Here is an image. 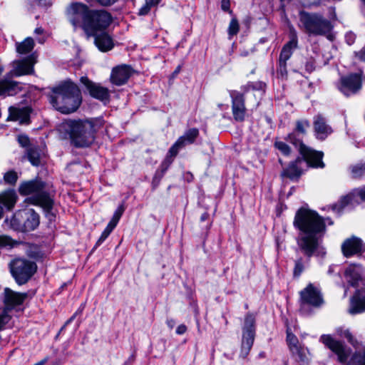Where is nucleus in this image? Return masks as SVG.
<instances>
[{
    "label": "nucleus",
    "instance_id": "obj_1",
    "mask_svg": "<svg viewBox=\"0 0 365 365\" xmlns=\"http://www.w3.org/2000/svg\"><path fill=\"white\" fill-rule=\"evenodd\" d=\"M326 220L329 225L334 221L325 219L316 210L302 206L295 212L294 227L299 231L297 244L301 252L309 260L312 257H323L326 252L319 250L320 242L327 231Z\"/></svg>",
    "mask_w": 365,
    "mask_h": 365
},
{
    "label": "nucleus",
    "instance_id": "obj_2",
    "mask_svg": "<svg viewBox=\"0 0 365 365\" xmlns=\"http://www.w3.org/2000/svg\"><path fill=\"white\" fill-rule=\"evenodd\" d=\"M106 123L103 116L66 119L59 125V131L76 148H90L95 142L98 132Z\"/></svg>",
    "mask_w": 365,
    "mask_h": 365
},
{
    "label": "nucleus",
    "instance_id": "obj_3",
    "mask_svg": "<svg viewBox=\"0 0 365 365\" xmlns=\"http://www.w3.org/2000/svg\"><path fill=\"white\" fill-rule=\"evenodd\" d=\"M69 12L72 16V24L76 26L81 22V26L88 36L108 30L113 21L110 12L105 9H90L80 1H73Z\"/></svg>",
    "mask_w": 365,
    "mask_h": 365
},
{
    "label": "nucleus",
    "instance_id": "obj_4",
    "mask_svg": "<svg viewBox=\"0 0 365 365\" xmlns=\"http://www.w3.org/2000/svg\"><path fill=\"white\" fill-rule=\"evenodd\" d=\"M46 183L39 177L20 183L18 192L27 197L25 202L42 208L44 217L50 224L55 222L57 210H54L55 200L50 192L46 190Z\"/></svg>",
    "mask_w": 365,
    "mask_h": 365
},
{
    "label": "nucleus",
    "instance_id": "obj_5",
    "mask_svg": "<svg viewBox=\"0 0 365 365\" xmlns=\"http://www.w3.org/2000/svg\"><path fill=\"white\" fill-rule=\"evenodd\" d=\"M49 88L51 93L47 94L48 101L54 109L61 113H73L81 106V91L71 79L61 81L56 86Z\"/></svg>",
    "mask_w": 365,
    "mask_h": 365
},
{
    "label": "nucleus",
    "instance_id": "obj_6",
    "mask_svg": "<svg viewBox=\"0 0 365 365\" xmlns=\"http://www.w3.org/2000/svg\"><path fill=\"white\" fill-rule=\"evenodd\" d=\"M320 341L337 356V361L342 365H365V348L362 352L355 351L351 354V349L344 341L336 340L330 334H323Z\"/></svg>",
    "mask_w": 365,
    "mask_h": 365
},
{
    "label": "nucleus",
    "instance_id": "obj_7",
    "mask_svg": "<svg viewBox=\"0 0 365 365\" xmlns=\"http://www.w3.org/2000/svg\"><path fill=\"white\" fill-rule=\"evenodd\" d=\"M299 18L305 31L309 35L325 36L329 34L334 28L331 22L319 13H310L300 10Z\"/></svg>",
    "mask_w": 365,
    "mask_h": 365
},
{
    "label": "nucleus",
    "instance_id": "obj_8",
    "mask_svg": "<svg viewBox=\"0 0 365 365\" xmlns=\"http://www.w3.org/2000/svg\"><path fill=\"white\" fill-rule=\"evenodd\" d=\"M40 224V216L35 210L30 208L16 212L10 221L11 227L20 232L35 230Z\"/></svg>",
    "mask_w": 365,
    "mask_h": 365
},
{
    "label": "nucleus",
    "instance_id": "obj_9",
    "mask_svg": "<svg viewBox=\"0 0 365 365\" xmlns=\"http://www.w3.org/2000/svg\"><path fill=\"white\" fill-rule=\"evenodd\" d=\"M35 262L24 258H15L9 263L10 272L18 285L26 284L37 271Z\"/></svg>",
    "mask_w": 365,
    "mask_h": 365
},
{
    "label": "nucleus",
    "instance_id": "obj_10",
    "mask_svg": "<svg viewBox=\"0 0 365 365\" xmlns=\"http://www.w3.org/2000/svg\"><path fill=\"white\" fill-rule=\"evenodd\" d=\"M256 336V314L247 312L245 316L240 356L245 359L250 354Z\"/></svg>",
    "mask_w": 365,
    "mask_h": 365
},
{
    "label": "nucleus",
    "instance_id": "obj_11",
    "mask_svg": "<svg viewBox=\"0 0 365 365\" xmlns=\"http://www.w3.org/2000/svg\"><path fill=\"white\" fill-rule=\"evenodd\" d=\"M299 294L300 312H304L306 305L318 308L324 303V300L320 290L312 283L308 284L305 288L299 292Z\"/></svg>",
    "mask_w": 365,
    "mask_h": 365
},
{
    "label": "nucleus",
    "instance_id": "obj_12",
    "mask_svg": "<svg viewBox=\"0 0 365 365\" xmlns=\"http://www.w3.org/2000/svg\"><path fill=\"white\" fill-rule=\"evenodd\" d=\"M80 82L84 87V93H88L91 98L102 102L105 106L110 103V93L108 88L93 82L86 76H81Z\"/></svg>",
    "mask_w": 365,
    "mask_h": 365
},
{
    "label": "nucleus",
    "instance_id": "obj_13",
    "mask_svg": "<svg viewBox=\"0 0 365 365\" xmlns=\"http://www.w3.org/2000/svg\"><path fill=\"white\" fill-rule=\"evenodd\" d=\"M340 91L346 96L357 93L362 88V71L349 73L340 78Z\"/></svg>",
    "mask_w": 365,
    "mask_h": 365
},
{
    "label": "nucleus",
    "instance_id": "obj_14",
    "mask_svg": "<svg viewBox=\"0 0 365 365\" xmlns=\"http://www.w3.org/2000/svg\"><path fill=\"white\" fill-rule=\"evenodd\" d=\"M231 98L232 114L235 121L242 123L245 120L247 108L245 106V96L238 91H232L230 93Z\"/></svg>",
    "mask_w": 365,
    "mask_h": 365
},
{
    "label": "nucleus",
    "instance_id": "obj_15",
    "mask_svg": "<svg viewBox=\"0 0 365 365\" xmlns=\"http://www.w3.org/2000/svg\"><path fill=\"white\" fill-rule=\"evenodd\" d=\"M199 135L200 131L198 128H190L187 129L184 134L180 136L169 148L168 152L170 155L176 158L181 149L185 148L187 145L195 143Z\"/></svg>",
    "mask_w": 365,
    "mask_h": 365
},
{
    "label": "nucleus",
    "instance_id": "obj_16",
    "mask_svg": "<svg viewBox=\"0 0 365 365\" xmlns=\"http://www.w3.org/2000/svg\"><path fill=\"white\" fill-rule=\"evenodd\" d=\"M299 153L304 157V161L309 168L315 169L325 168L323 151L316 150L307 145H303Z\"/></svg>",
    "mask_w": 365,
    "mask_h": 365
},
{
    "label": "nucleus",
    "instance_id": "obj_17",
    "mask_svg": "<svg viewBox=\"0 0 365 365\" xmlns=\"http://www.w3.org/2000/svg\"><path fill=\"white\" fill-rule=\"evenodd\" d=\"M342 255L346 258L353 256H361L365 251V245L363 240L356 236L346 238L341 244Z\"/></svg>",
    "mask_w": 365,
    "mask_h": 365
},
{
    "label": "nucleus",
    "instance_id": "obj_18",
    "mask_svg": "<svg viewBox=\"0 0 365 365\" xmlns=\"http://www.w3.org/2000/svg\"><path fill=\"white\" fill-rule=\"evenodd\" d=\"M135 73L136 71L130 65L122 64L117 66L111 71L110 81L113 85L117 86L125 85Z\"/></svg>",
    "mask_w": 365,
    "mask_h": 365
},
{
    "label": "nucleus",
    "instance_id": "obj_19",
    "mask_svg": "<svg viewBox=\"0 0 365 365\" xmlns=\"http://www.w3.org/2000/svg\"><path fill=\"white\" fill-rule=\"evenodd\" d=\"M175 159V156L170 155L168 151L165 158L160 163L155 170L151 181V190L155 191L160 185V182Z\"/></svg>",
    "mask_w": 365,
    "mask_h": 365
},
{
    "label": "nucleus",
    "instance_id": "obj_20",
    "mask_svg": "<svg viewBox=\"0 0 365 365\" xmlns=\"http://www.w3.org/2000/svg\"><path fill=\"white\" fill-rule=\"evenodd\" d=\"M28 296L27 292H15L9 287H5L2 302L4 304L16 309L17 307L21 306L24 303Z\"/></svg>",
    "mask_w": 365,
    "mask_h": 365
},
{
    "label": "nucleus",
    "instance_id": "obj_21",
    "mask_svg": "<svg viewBox=\"0 0 365 365\" xmlns=\"http://www.w3.org/2000/svg\"><path fill=\"white\" fill-rule=\"evenodd\" d=\"M36 63V56L34 53L29 55L26 58L19 60L14 71V74L16 77L25 75H32L34 73V65Z\"/></svg>",
    "mask_w": 365,
    "mask_h": 365
},
{
    "label": "nucleus",
    "instance_id": "obj_22",
    "mask_svg": "<svg viewBox=\"0 0 365 365\" xmlns=\"http://www.w3.org/2000/svg\"><path fill=\"white\" fill-rule=\"evenodd\" d=\"M313 127L316 138L321 141L326 140L333 132L332 128L327 124L326 119L321 114L314 116Z\"/></svg>",
    "mask_w": 365,
    "mask_h": 365
},
{
    "label": "nucleus",
    "instance_id": "obj_23",
    "mask_svg": "<svg viewBox=\"0 0 365 365\" xmlns=\"http://www.w3.org/2000/svg\"><path fill=\"white\" fill-rule=\"evenodd\" d=\"M94 38V44L97 48L103 53L111 51L115 43L113 37L108 34V30L97 33L95 36H89Z\"/></svg>",
    "mask_w": 365,
    "mask_h": 365
},
{
    "label": "nucleus",
    "instance_id": "obj_24",
    "mask_svg": "<svg viewBox=\"0 0 365 365\" xmlns=\"http://www.w3.org/2000/svg\"><path fill=\"white\" fill-rule=\"evenodd\" d=\"M289 40L282 46L279 59L289 61L294 50L298 47V37L295 29L292 27L289 29Z\"/></svg>",
    "mask_w": 365,
    "mask_h": 365
},
{
    "label": "nucleus",
    "instance_id": "obj_25",
    "mask_svg": "<svg viewBox=\"0 0 365 365\" xmlns=\"http://www.w3.org/2000/svg\"><path fill=\"white\" fill-rule=\"evenodd\" d=\"M365 312V296L362 295L361 289H356L350 299L349 312L351 314H361Z\"/></svg>",
    "mask_w": 365,
    "mask_h": 365
},
{
    "label": "nucleus",
    "instance_id": "obj_26",
    "mask_svg": "<svg viewBox=\"0 0 365 365\" xmlns=\"http://www.w3.org/2000/svg\"><path fill=\"white\" fill-rule=\"evenodd\" d=\"M19 197L14 189L9 188L0 193V205L8 211H11Z\"/></svg>",
    "mask_w": 365,
    "mask_h": 365
},
{
    "label": "nucleus",
    "instance_id": "obj_27",
    "mask_svg": "<svg viewBox=\"0 0 365 365\" xmlns=\"http://www.w3.org/2000/svg\"><path fill=\"white\" fill-rule=\"evenodd\" d=\"M303 174L304 170L301 167L289 163L287 167L282 169L280 176L292 182H298Z\"/></svg>",
    "mask_w": 365,
    "mask_h": 365
},
{
    "label": "nucleus",
    "instance_id": "obj_28",
    "mask_svg": "<svg viewBox=\"0 0 365 365\" xmlns=\"http://www.w3.org/2000/svg\"><path fill=\"white\" fill-rule=\"evenodd\" d=\"M344 277L348 284L354 288L359 286V282L362 279L361 274L355 267V265L349 266L344 272Z\"/></svg>",
    "mask_w": 365,
    "mask_h": 365
},
{
    "label": "nucleus",
    "instance_id": "obj_29",
    "mask_svg": "<svg viewBox=\"0 0 365 365\" xmlns=\"http://www.w3.org/2000/svg\"><path fill=\"white\" fill-rule=\"evenodd\" d=\"M266 87V83L261 81H248L246 84L242 85L240 87L241 91L240 93H243L244 96L247 93L250 91H264Z\"/></svg>",
    "mask_w": 365,
    "mask_h": 365
},
{
    "label": "nucleus",
    "instance_id": "obj_30",
    "mask_svg": "<svg viewBox=\"0 0 365 365\" xmlns=\"http://www.w3.org/2000/svg\"><path fill=\"white\" fill-rule=\"evenodd\" d=\"M352 200L353 196L350 194L343 195L337 202L331 205V209L332 211L340 215L344 209L351 202Z\"/></svg>",
    "mask_w": 365,
    "mask_h": 365
},
{
    "label": "nucleus",
    "instance_id": "obj_31",
    "mask_svg": "<svg viewBox=\"0 0 365 365\" xmlns=\"http://www.w3.org/2000/svg\"><path fill=\"white\" fill-rule=\"evenodd\" d=\"M44 253L40 247L36 245H31L26 250V256L34 262H41L44 258Z\"/></svg>",
    "mask_w": 365,
    "mask_h": 365
},
{
    "label": "nucleus",
    "instance_id": "obj_32",
    "mask_svg": "<svg viewBox=\"0 0 365 365\" xmlns=\"http://www.w3.org/2000/svg\"><path fill=\"white\" fill-rule=\"evenodd\" d=\"M304 136V135H302V134H299V133L293 130L284 138V140L293 145L295 148H297L298 152H299L302 146L305 145L303 142Z\"/></svg>",
    "mask_w": 365,
    "mask_h": 365
},
{
    "label": "nucleus",
    "instance_id": "obj_33",
    "mask_svg": "<svg viewBox=\"0 0 365 365\" xmlns=\"http://www.w3.org/2000/svg\"><path fill=\"white\" fill-rule=\"evenodd\" d=\"M286 342L292 354H294V349L300 346L297 336L293 334L288 327L286 331Z\"/></svg>",
    "mask_w": 365,
    "mask_h": 365
},
{
    "label": "nucleus",
    "instance_id": "obj_34",
    "mask_svg": "<svg viewBox=\"0 0 365 365\" xmlns=\"http://www.w3.org/2000/svg\"><path fill=\"white\" fill-rule=\"evenodd\" d=\"M34 45L33 38L27 37L22 42L17 44L16 51L20 54H26L33 50Z\"/></svg>",
    "mask_w": 365,
    "mask_h": 365
},
{
    "label": "nucleus",
    "instance_id": "obj_35",
    "mask_svg": "<svg viewBox=\"0 0 365 365\" xmlns=\"http://www.w3.org/2000/svg\"><path fill=\"white\" fill-rule=\"evenodd\" d=\"M305 351L304 346H300L294 349L295 354H292V356H296L295 360L299 365H309V359Z\"/></svg>",
    "mask_w": 365,
    "mask_h": 365
},
{
    "label": "nucleus",
    "instance_id": "obj_36",
    "mask_svg": "<svg viewBox=\"0 0 365 365\" xmlns=\"http://www.w3.org/2000/svg\"><path fill=\"white\" fill-rule=\"evenodd\" d=\"M274 148L278 150L284 157H289L292 154L291 147L285 142L276 140L273 144Z\"/></svg>",
    "mask_w": 365,
    "mask_h": 365
},
{
    "label": "nucleus",
    "instance_id": "obj_37",
    "mask_svg": "<svg viewBox=\"0 0 365 365\" xmlns=\"http://www.w3.org/2000/svg\"><path fill=\"white\" fill-rule=\"evenodd\" d=\"M126 205L125 200H123L119 205L118 206L117 209L115 210L110 222H113V224L117 225L118 224L121 217L123 216L124 212L125 211Z\"/></svg>",
    "mask_w": 365,
    "mask_h": 365
},
{
    "label": "nucleus",
    "instance_id": "obj_38",
    "mask_svg": "<svg viewBox=\"0 0 365 365\" xmlns=\"http://www.w3.org/2000/svg\"><path fill=\"white\" fill-rule=\"evenodd\" d=\"M126 205L125 200H123L119 205L118 206L117 209L115 210L110 222H113V224L117 225L118 224L121 217L123 216L124 212L125 211Z\"/></svg>",
    "mask_w": 365,
    "mask_h": 365
},
{
    "label": "nucleus",
    "instance_id": "obj_39",
    "mask_svg": "<svg viewBox=\"0 0 365 365\" xmlns=\"http://www.w3.org/2000/svg\"><path fill=\"white\" fill-rule=\"evenodd\" d=\"M310 127V122L307 119H299L297 120L295 122V127L294 128V131L299 133V134H302V135H306L307 133V128Z\"/></svg>",
    "mask_w": 365,
    "mask_h": 365
},
{
    "label": "nucleus",
    "instance_id": "obj_40",
    "mask_svg": "<svg viewBox=\"0 0 365 365\" xmlns=\"http://www.w3.org/2000/svg\"><path fill=\"white\" fill-rule=\"evenodd\" d=\"M31 108L30 107L21 108L18 120L21 124L28 125L31 123Z\"/></svg>",
    "mask_w": 365,
    "mask_h": 365
},
{
    "label": "nucleus",
    "instance_id": "obj_41",
    "mask_svg": "<svg viewBox=\"0 0 365 365\" xmlns=\"http://www.w3.org/2000/svg\"><path fill=\"white\" fill-rule=\"evenodd\" d=\"M277 75L278 78L287 79V61L278 59Z\"/></svg>",
    "mask_w": 365,
    "mask_h": 365
},
{
    "label": "nucleus",
    "instance_id": "obj_42",
    "mask_svg": "<svg viewBox=\"0 0 365 365\" xmlns=\"http://www.w3.org/2000/svg\"><path fill=\"white\" fill-rule=\"evenodd\" d=\"M27 158L33 166L38 167L41 164L40 154L34 148H29L28 150Z\"/></svg>",
    "mask_w": 365,
    "mask_h": 365
},
{
    "label": "nucleus",
    "instance_id": "obj_43",
    "mask_svg": "<svg viewBox=\"0 0 365 365\" xmlns=\"http://www.w3.org/2000/svg\"><path fill=\"white\" fill-rule=\"evenodd\" d=\"M19 83L15 81L7 80L6 93L8 96H14L19 93L22 88Z\"/></svg>",
    "mask_w": 365,
    "mask_h": 365
},
{
    "label": "nucleus",
    "instance_id": "obj_44",
    "mask_svg": "<svg viewBox=\"0 0 365 365\" xmlns=\"http://www.w3.org/2000/svg\"><path fill=\"white\" fill-rule=\"evenodd\" d=\"M240 31V24L236 16H232L227 29V34L230 37L236 36Z\"/></svg>",
    "mask_w": 365,
    "mask_h": 365
},
{
    "label": "nucleus",
    "instance_id": "obj_45",
    "mask_svg": "<svg viewBox=\"0 0 365 365\" xmlns=\"http://www.w3.org/2000/svg\"><path fill=\"white\" fill-rule=\"evenodd\" d=\"M18 178V174L14 170H9L4 175V180L5 183L9 185H15Z\"/></svg>",
    "mask_w": 365,
    "mask_h": 365
},
{
    "label": "nucleus",
    "instance_id": "obj_46",
    "mask_svg": "<svg viewBox=\"0 0 365 365\" xmlns=\"http://www.w3.org/2000/svg\"><path fill=\"white\" fill-rule=\"evenodd\" d=\"M304 270V265L303 258L301 257L294 262V267L293 269V277L299 278L303 271Z\"/></svg>",
    "mask_w": 365,
    "mask_h": 365
},
{
    "label": "nucleus",
    "instance_id": "obj_47",
    "mask_svg": "<svg viewBox=\"0 0 365 365\" xmlns=\"http://www.w3.org/2000/svg\"><path fill=\"white\" fill-rule=\"evenodd\" d=\"M160 1H145L142 7L138 10V15L145 16L149 14L151 9L156 6Z\"/></svg>",
    "mask_w": 365,
    "mask_h": 365
},
{
    "label": "nucleus",
    "instance_id": "obj_48",
    "mask_svg": "<svg viewBox=\"0 0 365 365\" xmlns=\"http://www.w3.org/2000/svg\"><path fill=\"white\" fill-rule=\"evenodd\" d=\"M351 174L354 178H359L365 175V162L355 165L351 168Z\"/></svg>",
    "mask_w": 365,
    "mask_h": 365
},
{
    "label": "nucleus",
    "instance_id": "obj_49",
    "mask_svg": "<svg viewBox=\"0 0 365 365\" xmlns=\"http://www.w3.org/2000/svg\"><path fill=\"white\" fill-rule=\"evenodd\" d=\"M51 6V3L50 1L48 4H43V1H30L28 6V11L31 14H34L37 9H43L44 6Z\"/></svg>",
    "mask_w": 365,
    "mask_h": 365
},
{
    "label": "nucleus",
    "instance_id": "obj_50",
    "mask_svg": "<svg viewBox=\"0 0 365 365\" xmlns=\"http://www.w3.org/2000/svg\"><path fill=\"white\" fill-rule=\"evenodd\" d=\"M14 309L12 307L4 304V307L2 308L1 312H0V317L1 319L5 322V324H7L10 320L11 319L12 317L9 314V313L13 311Z\"/></svg>",
    "mask_w": 365,
    "mask_h": 365
},
{
    "label": "nucleus",
    "instance_id": "obj_51",
    "mask_svg": "<svg viewBox=\"0 0 365 365\" xmlns=\"http://www.w3.org/2000/svg\"><path fill=\"white\" fill-rule=\"evenodd\" d=\"M205 221H207V223L205 227V236L207 237L210 230L211 229V227L212 226V223H213V220L210 219V215L207 212H204L200 217V222H205Z\"/></svg>",
    "mask_w": 365,
    "mask_h": 365
},
{
    "label": "nucleus",
    "instance_id": "obj_52",
    "mask_svg": "<svg viewBox=\"0 0 365 365\" xmlns=\"http://www.w3.org/2000/svg\"><path fill=\"white\" fill-rule=\"evenodd\" d=\"M20 110L21 108H19L10 106L9 108V115L6 118V121H17Z\"/></svg>",
    "mask_w": 365,
    "mask_h": 365
},
{
    "label": "nucleus",
    "instance_id": "obj_53",
    "mask_svg": "<svg viewBox=\"0 0 365 365\" xmlns=\"http://www.w3.org/2000/svg\"><path fill=\"white\" fill-rule=\"evenodd\" d=\"M344 338L346 339L347 341L354 348H357L359 342L356 338L352 335L349 329H345Z\"/></svg>",
    "mask_w": 365,
    "mask_h": 365
},
{
    "label": "nucleus",
    "instance_id": "obj_54",
    "mask_svg": "<svg viewBox=\"0 0 365 365\" xmlns=\"http://www.w3.org/2000/svg\"><path fill=\"white\" fill-rule=\"evenodd\" d=\"M344 338L346 339L347 341L354 348H357L359 342L356 338L352 335L349 329H345Z\"/></svg>",
    "mask_w": 365,
    "mask_h": 365
},
{
    "label": "nucleus",
    "instance_id": "obj_55",
    "mask_svg": "<svg viewBox=\"0 0 365 365\" xmlns=\"http://www.w3.org/2000/svg\"><path fill=\"white\" fill-rule=\"evenodd\" d=\"M19 144L23 148H28L31 145L29 137L26 134H20L17 137Z\"/></svg>",
    "mask_w": 365,
    "mask_h": 365
},
{
    "label": "nucleus",
    "instance_id": "obj_56",
    "mask_svg": "<svg viewBox=\"0 0 365 365\" xmlns=\"http://www.w3.org/2000/svg\"><path fill=\"white\" fill-rule=\"evenodd\" d=\"M315 64V59L312 57H310L309 59H307L304 64L305 71L309 73H312L316 68Z\"/></svg>",
    "mask_w": 365,
    "mask_h": 365
},
{
    "label": "nucleus",
    "instance_id": "obj_57",
    "mask_svg": "<svg viewBox=\"0 0 365 365\" xmlns=\"http://www.w3.org/2000/svg\"><path fill=\"white\" fill-rule=\"evenodd\" d=\"M230 2L231 1H221V9L227 12L231 16H235L233 11L230 9Z\"/></svg>",
    "mask_w": 365,
    "mask_h": 365
},
{
    "label": "nucleus",
    "instance_id": "obj_58",
    "mask_svg": "<svg viewBox=\"0 0 365 365\" xmlns=\"http://www.w3.org/2000/svg\"><path fill=\"white\" fill-rule=\"evenodd\" d=\"M115 227V225L113 224V222H108V223L107 224L106 227H105L102 232L109 236Z\"/></svg>",
    "mask_w": 365,
    "mask_h": 365
},
{
    "label": "nucleus",
    "instance_id": "obj_59",
    "mask_svg": "<svg viewBox=\"0 0 365 365\" xmlns=\"http://www.w3.org/2000/svg\"><path fill=\"white\" fill-rule=\"evenodd\" d=\"M187 326L184 324H181L176 328L175 333L178 335H182L187 331Z\"/></svg>",
    "mask_w": 365,
    "mask_h": 365
},
{
    "label": "nucleus",
    "instance_id": "obj_60",
    "mask_svg": "<svg viewBox=\"0 0 365 365\" xmlns=\"http://www.w3.org/2000/svg\"><path fill=\"white\" fill-rule=\"evenodd\" d=\"M6 79L0 81V96L6 93Z\"/></svg>",
    "mask_w": 365,
    "mask_h": 365
},
{
    "label": "nucleus",
    "instance_id": "obj_61",
    "mask_svg": "<svg viewBox=\"0 0 365 365\" xmlns=\"http://www.w3.org/2000/svg\"><path fill=\"white\" fill-rule=\"evenodd\" d=\"M136 358L135 352L134 351L128 359L123 363V365H132Z\"/></svg>",
    "mask_w": 365,
    "mask_h": 365
},
{
    "label": "nucleus",
    "instance_id": "obj_62",
    "mask_svg": "<svg viewBox=\"0 0 365 365\" xmlns=\"http://www.w3.org/2000/svg\"><path fill=\"white\" fill-rule=\"evenodd\" d=\"M356 56L360 61L365 62V47H363L359 52L356 53Z\"/></svg>",
    "mask_w": 365,
    "mask_h": 365
},
{
    "label": "nucleus",
    "instance_id": "obj_63",
    "mask_svg": "<svg viewBox=\"0 0 365 365\" xmlns=\"http://www.w3.org/2000/svg\"><path fill=\"white\" fill-rule=\"evenodd\" d=\"M86 302L81 303L77 310L74 312V314L78 317L81 315L86 308Z\"/></svg>",
    "mask_w": 365,
    "mask_h": 365
},
{
    "label": "nucleus",
    "instance_id": "obj_64",
    "mask_svg": "<svg viewBox=\"0 0 365 365\" xmlns=\"http://www.w3.org/2000/svg\"><path fill=\"white\" fill-rule=\"evenodd\" d=\"M181 65H178L175 69L173 71V72L170 74V79H174L177 77V76L179 74V73L181 71Z\"/></svg>",
    "mask_w": 365,
    "mask_h": 365
}]
</instances>
